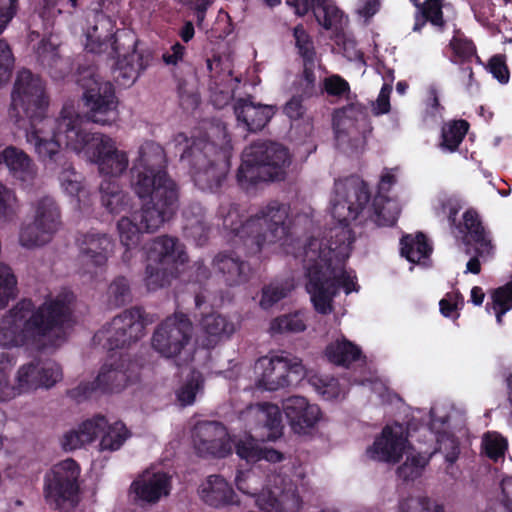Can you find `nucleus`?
<instances>
[{
	"instance_id": "09e8293b",
	"label": "nucleus",
	"mask_w": 512,
	"mask_h": 512,
	"mask_svg": "<svg viewBox=\"0 0 512 512\" xmlns=\"http://www.w3.org/2000/svg\"><path fill=\"white\" fill-rule=\"evenodd\" d=\"M399 512H445L442 504L428 497H407L400 500Z\"/></svg>"
},
{
	"instance_id": "bf43d9fd",
	"label": "nucleus",
	"mask_w": 512,
	"mask_h": 512,
	"mask_svg": "<svg viewBox=\"0 0 512 512\" xmlns=\"http://www.w3.org/2000/svg\"><path fill=\"white\" fill-rule=\"evenodd\" d=\"M316 60L303 61V71L300 78L301 93L306 98L316 95V75L314 72Z\"/></svg>"
},
{
	"instance_id": "7ed1b4c3",
	"label": "nucleus",
	"mask_w": 512,
	"mask_h": 512,
	"mask_svg": "<svg viewBox=\"0 0 512 512\" xmlns=\"http://www.w3.org/2000/svg\"><path fill=\"white\" fill-rule=\"evenodd\" d=\"M355 238L348 229L339 231L335 241L324 246V241L311 237L304 246L306 290L315 311L328 315L333 311V301L343 288L346 294L357 291L355 277L345 270Z\"/></svg>"
},
{
	"instance_id": "20e7f679",
	"label": "nucleus",
	"mask_w": 512,
	"mask_h": 512,
	"mask_svg": "<svg viewBox=\"0 0 512 512\" xmlns=\"http://www.w3.org/2000/svg\"><path fill=\"white\" fill-rule=\"evenodd\" d=\"M289 211V205L277 200L268 202L256 214L245 219L238 204H230L227 210L223 205L219 208L224 228L239 238L249 255L259 253L266 243L287 238L290 232Z\"/></svg>"
},
{
	"instance_id": "13d9d810",
	"label": "nucleus",
	"mask_w": 512,
	"mask_h": 512,
	"mask_svg": "<svg viewBox=\"0 0 512 512\" xmlns=\"http://www.w3.org/2000/svg\"><path fill=\"white\" fill-rule=\"evenodd\" d=\"M37 364L41 388H50L54 386L62 378V369L59 364L55 362Z\"/></svg>"
},
{
	"instance_id": "473e14b6",
	"label": "nucleus",
	"mask_w": 512,
	"mask_h": 512,
	"mask_svg": "<svg viewBox=\"0 0 512 512\" xmlns=\"http://www.w3.org/2000/svg\"><path fill=\"white\" fill-rule=\"evenodd\" d=\"M160 227L147 228L140 216V211L133 213L132 218L122 217L117 223L120 241L127 250L136 248L144 232L152 233Z\"/></svg>"
},
{
	"instance_id": "412c9836",
	"label": "nucleus",
	"mask_w": 512,
	"mask_h": 512,
	"mask_svg": "<svg viewBox=\"0 0 512 512\" xmlns=\"http://www.w3.org/2000/svg\"><path fill=\"white\" fill-rule=\"evenodd\" d=\"M456 228L462 235L467 254H471L472 247H477L479 255H493L494 245L490 233L486 230L476 210L467 209Z\"/></svg>"
},
{
	"instance_id": "e2e57ef3",
	"label": "nucleus",
	"mask_w": 512,
	"mask_h": 512,
	"mask_svg": "<svg viewBox=\"0 0 512 512\" xmlns=\"http://www.w3.org/2000/svg\"><path fill=\"white\" fill-rule=\"evenodd\" d=\"M237 489L244 494L257 496L259 492L258 477L251 471H238L235 477Z\"/></svg>"
},
{
	"instance_id": "69168bd1",
	"label": "nucleus",
	"mask_w": 512,
	"mask_h": 512,
	"mask_svg": "<svg viewBox=\"0 0 512 512\" xmlns=\"http://www.w3.org/2000/svg\"><path fill=\"white\" fill-rule=\"evenodd\" d=\"M37 59L43 67H52L60 59L58 48L48 40H41L36 49Z\"/></svg>"
},
{
	"instance_id": "49530a36",
	"label": "nucleus",
	"mask_w": 512,
	"mask_h": 512,
	"mask_svg": "<svg viewBox=\"0 0 512 512\" xmlns=\"http://www.w3.org/2000/svg\"><path fill=\"white\" fill-rule=\"evenodd\" d=\"M306 329V324L299 312L290 313L276 317L271 321L270 331L272 333H298Z\"/></svg>"
},
{
	"instance_id": "2f4dec72",
	"label": "nucleus",
	"mask_w": 512,
	"mask_h": 512,
	"mask_svg": "<svg viewBox=\"0 0 512 512\" xmlns=\"http://www.w3.org/2000/svg\"><path fill=\"white\" fill-rule=\"evenodd\" d=\"M446 6L444 0H425L420 10H415L414 32H421L427 23H429L437 32H444L447 27V21L444 19L443 8Z\"/></svg>"
},
{
	"instance_id": "b1692460",
	"label": "nucleus",
	"mask_w": 512,
	"mask_h": 512,
	"mask_svg": "<svg viewBox=\"0 0 512 512\" xmlns=\"http://www.w3.org/2000/svg\"><path fill=\"white\" fill-rule=\"evenodd\" d=\"M171 490V477L168 473L158 471L145 472L130 485V493L135 502L148 504L157 503L162 497L168 496Z\"/></svg>"
},
{
	"instance_id": "052dcab7",
	"label": "nucleus",
	"mask_w": 512,
	"mask_h": 512,
	"mask_svg": "<svg viewBox=\"0 0 512 512\" xmlns=\"http://www.w3.org/2000/svg\"><path fill=\"white\" fill-rule=\"evenodd\" d=\"M14 62L9 44L4 39H0V86L10 79Z\"/></svg>"
},
{
	"instance_id": "37998d69",
	"label": "nucleus",
	"mask_w": 512,
	"mask_h": 512,
	"mask_svg": "<svg viewBox=\"0 0 512 512\" xmlns=\"http://www.w3.org/2000/svg\"><path fill=\"white\" fill-rule=\"evenodd\" d=\"M53 234L44 231L34 221L27 225H23L19 234V243L25 248H34L43 246L50 241Z\"/></svg>"
},
{
	"instance_id": "5fc2aeb1",
	"label": "nucleus",
	"mask_w": 512,
	"mask_h": 512,
	"mask_svg": "<svg viewBox=\"0 0 512 512\" xmlns=\"http://www.w3.org/2000/svg\"><path fill=\"white\" fill-rule=\"evenodd\" d=\"M17 280L10 267L0 265V309L15 296Z\"/></svg>"
},
{
	"instance_id": "f3484780",
	"label": "nucleus",
	"mask_w": 512,
	"mask_h": 512,
	"mask_svg": "<svg viewBox=\"0 0 512 512\" xmlns=\"http://www.w3.org/2000/svg\"><path fill=\"white\" fill-rule=\"evenodd\" d=\"M192 332L193 327L188 316L176 313L157 326L151 345L163 357L174 358L188 345Z\"/></svg>"
},
{
	"instance_id": "f8f14e48",
	"label": "nucleus",
	"mask_w": 512,
	"mask_h": 512,
	"mask_svg": "<svg viewBox=\"0 0 512 512\" xmlns=\"http://www.w3.org/2000/svg\"><path fill=\"white\" fill-rule=\"evenodd\" d=\"M335 197L332 200L331 215L340 227L331 230L330 239H322L324 246L335 241L336 234L344 229H350L352 221L363 217L365 205L371 200L368 185L358 177L339 179L334 184ZM354 237V234H352Z\"/></svg>"
},
{
	"instance_id": "4d7b16f0",
	"label": "nucleus",
	"mask_w": 512,
	"mask_h": 512,
	"mask_svg": "<svg viewBox=\"0 0 512 512\" xmlns=\"http://www.w3.org/2000/svg\"><path fill=\"white\" fill-rule=\"evenodd\" d=\"M201 384V375L193 373L177 392L178 401L185 406L193 404Z\"/></svg>"
},
{
	"instance_id": "3c124183",
	"label": "nucleus",
	"mask_w": 512,
	"mask_h": 512,
	"mask_svg": "<svg viewBox=\"0 0 512 512\" xmlns=\"http://www.w3.org/2000/svg\"><path fill=\"white\" fill-rule=\"evenodd\" d=\"M291 286L283 283H270L262 288L260 306L269 309L274 304L288 296Z\"/></svg>"
},
{
	"instance_id": "e433bc0d",
	"label": "nucleus",
	"mask_w": 512,
	"mask_h": 512,
	"mask_svg": "<svg viewBox=\"0 0 512 512\" xmlns=\"http://www.w3.org/2000/svg\"><path fill=\"white\" fill-rule=\"evenodd\" d=\"M99 435H101L100 450L114 452L119 450L125 441L131 437V432L122 421H115L110 424L105 417V425L97 432V437Z\"/></svg>"
},
{
	"instance_id": "ddd939ff",
	"label": "nucleus",
	"mask_w": 512,
	"mask_h": 512,
	"mask_svg": "<svg viewBox=\"0 0 512 512\" xmlns=\"http://www.w3.org/2000/svg\"><path fill=\"white\" fill-rule=\"evenodd\" d=\"M80 466L68 458L54 465L45 475L44 495L47 503L61 512H71L79 502Z\"/></svg>"
},
{
	"instance_id": "58836bf2",
	"label": "nucleus",
	"mask_w": 512,
	"mask_h": 512,
	"mask_svg": "<svg viewBox=\"0 0 512 512\" xmlns=\"http://www.w3.org/2000/svg\"><path fill=\"white\" fill-rule=\"evenodd\" d=\"M400 245L401 255L411 263H418L432 253V246L422 232H418L415 236L404 235L400 240Z\"/></svg>"
},
{
	"instance_id": "9d476101",
	"label": "nucleus",
	"mask_w": 512,
	"mask_h": 512,
	"mask_svg": "<svg viewBox=\"0 0 512 512\" xmlns=\"http://www.w3.org/2000/svg\"><path fill=\"white\" fill-rule=\"evenodd\" d=\"M239 419L249 434L235 443V452L247 463H255L261 460L259 441H275L283 435L280 408L269 402L250 404L240 412Z\"/></svg>"
},
{
	"instance_id": "c756f323",
	"label": "nucleus",
	"mask_w": 512,
	"mask_h": 512,
	"mask_svg": "<svg viewBox=\"0 0 512 512\" xmlns=\"http://www.w3.org/2000/svg\"><path fill=\"white\" fill-rule=\"evenodd\" d=\"M99 191L101 203L109 213L118 215L130 210L131 197L121 189L118 179L104 178Z\"/></svg>"
},
{
	"instance_id": "f704fd0d",
	"label": "nucleus",
	"mask_w": 512,
	"mask_h": 512,
	"mask_svg": "<svg viewBox=\"0 0 512 512\" xmlns=\"http://www.w3.org/2000/svg\"><path fill=\"white\" fill-rule=\"evenodd\" d=\"M34 222L44 231L54 234L61 225V214L59 206L54 198L44 196L34 204Z\"/></svg>"
},
{
	"instance_id": "a878e982",
	"label": "nucleus",
	"mask_w": 512,
	"mask_h": 512,
	"mask_svg": "<svg viewBox=\"0 0 512 512\" xmlns=\"http://www.w3.org/2000/svg\"><path fill=\"white\" fill-rule=\"evenodd\" d=\"M252 96L239 98L234 102L233 109L237 121L250 132L261 131L275 115L277 108L273 105L254 103Z\"/></svg>"
},
{
	"instance_id": "4c0bfd02",
	"label": "nucleus",
	"mask_w": 512,
	"mask_h": 512,
	"mask_svg": "<svg viewBox=\"0 0 512 512\" xmlns=\"http://www.w3.org/2000/svg\"><path fill=\"white\" fill-rule=\"evenodd\" d=\"M325 355L331 363L348 367L352 362L361 358L362 351L356 344L343 338L327 345Z\"/></svg>"
},
{
	"instance_id": "4468645a",
	"label": "nucleus",
	"mask_w": 512,
	"mask_h": 512,
	"mask_svg": "<svg viewBox=\"0 0 512 512\" xmlns=\"http://www.w3.org/2000/svg\"><path fill=\"white\" fill-rule=\"evenodd\" d=\"M84 89L82 100L87 121L111 126L118 120V100L111 82L96 77L81 80Z\"/></svg>"
},
{
	"instance_id": "c03bdc74",
	"label": "nucleus",
	"mask_w": 512,
	"mask_h": 512,
	"mask_svg": "<svg viewBox=\"0 0 512 512\" xmlns=\"http://www.w3.org/2000/svg\"><path fill=\"white\" fill-rule=\"evenodd\" d=\"M508 449L507 439L497 432H486L482 438V450L486 457L497 462Z\"/></svg>"
},
{
	"instance_id": "f257e3e1",
	"label": "nucleus",
	"mask_w": 512,
	"mask_h": 512,
	"mask_svg": "<svg viewBox=\"0 0 512 512\" xmlns=\"http://www.w3.org/2000/svg\"><path fill=\"white\" fill-rule=\"evenodd\" d=\"M75 296L70 291H61L48 297L39 306L24 298L16 303L0 321V401H9L25 392L41 388L38 364L22 365L17 373L16 385L9 382V370L15 357L8 351L11 347H25L43 351L53 338L64 339L66 330L74 322L73 303Z\"/></svg>"
},
{
	"instance_id": "39448f33",
	"label": "nucleus",
	"mask_w": 512,
	"mask_h": 512,
	"mask_svg": "<svg viewBox=\"0 0 512 512\" xmlns=\"http://www.w3.org/2000/svg\"><path fill=\"white\" fill-rule=\"evenodd\" d=\"M114 28L112 17L96 13L94 25L86 33L85 49L94 54L107 52L110 58H117L112 67L113 80L121 87H130L146 65L142 55L135 51V36L125 29L114 32Z\"/></svg>"
},
{
	"instance_id": "393cba45",
	"label": "nucleus",
	"mask_w": 512,
	"mask_h": 512,
	"mask_svg": "<svg viewBox=\"0 0 512 512\" xmlns=\"http://www.w3.org/2000/svg\"><path fill=\"white\" fill-rule=\"evenodd\" d=\"M213 268L219 278L229 287L240 286L250 279V264L235 251L219 252L213 259Z\"/></svg>"
},
{
	"instance_id": "bb28decb",
	"label": "nucleus",
	"mask_w": 512,
	"mask_h": 512,
	"mask_svg": "<svg viewBox=\"0 0 512 512\" xmlns=\"http://www.w3.org/2000/svg\"><path fill=\"white\" fill-rule=\"evenodd\" d=\"M2 164L21 182H30L36 176V167L32 159L22 149L13 145L0 150V166Z\"/></svg>"
},
{
	"instance_id": "9b49d317",
	"label": "nucleus",
	"mask_w": 512,
	"mask_h": 512,
	"mask_svg": "<svg viewBox=\"0 0 512 512\" xmlns=\"http://www.w3.org/2000/svg\"><path fill=\"white\" fill-rule=\"evenodd\" d=\"M147 260L146 286L148 290L155 291L180 277L179 265H183L188 256L176 237L163 235L150 243Z\"/></svg>"
},
{
	"instance_id": "8fccbe9b",
	"label": "nucleus",
	"mask_w": 512,
	"mask_h": 512,
	"mask_svg": "<svg viewBox=\"0 0 512 512\" xmlns=\"http://www.w3.org/2000/svg\"><path fill=\"white\" fill-rule=\"evenodd\" d=\"M313 13L317 22L326 30L331 29L342 17L340 9L328 0H320Z\"/></svg>"
},
{
	"instance_id": "774afa93",
	"label": "nucleus",
	"mask_w": 512,
	"mask_h": 512,
	"mask_svg": "<svg viewBox=\"0 0 512 512\" xmlns=\"http://www.w3.org/2000/svg\"><path fill=\"white\" fill-rule=\"evenodd\" d=\"M317 392L325 400H333L339 397L341 389L337 379L333 377L316 378L313 382Z\"/></svg>"
},
{
	"instance_id": "aec40b11",
	"label": "nucleus",
	"mask_w": 512,
	"mask_h": 512,
	"mask_svg": "<svg viewBox=\"0 0 512 512\" xmlns=\"http://www.w3.org/2000/svg\"><path fill=\"white\" fill-rule=\"evenodd\" d=\"M407 438L402 424L386 425L373 445L368 448L370 458L386 463H398L403 456Z\"/></svg>"
},
{
	"instance_id": "a211bd4d",
	"label": "nucleus",
	"mask_w": 512,
	"mask_h": 512,
	"mask_svg": "<svg viewBox=\"0 0 512 512\" xmlns=\"http://www.w3.org/2000/svg\"><path fill=\"white\" fill-rule=\"evenodd\" d=\"M192 443L202 458H225L232 453V442L226 426L219 421H200L192 430Z\"/></svg>"
},
{
	"instance_id": "de8ad7c7",
	"label": "nucleus",
	"mask_w": 512,
	"mask_h": 512,
	"mask_svg": "<svg viewBox=\"0 0 512 512\" xmlns=\"http://www.w3.org/2000/svg\"><path fill=\"white\" fill-rule=\"evenodd\" d=\"M109 303L115 307L124 306L131 300V289L129 281L124 276L116 277L108 287Z\"/></svg>"
},
{
	"instance_id": "c9c22d12",
	"label": "nucleus",
	"mask_w": 512,
	"mask_h": 512,
	"mask_svg": "<svg viewBox=\"0 0 512 512\" xmlns=\"http://www.w3.org/2000/svg\"><path fill=\"white\" fill-rule=\"evenodd\" d=\"M133 166H141L158 173L167 172V158L163 147L154 141H145L139 147Z\"/></svg>"
},
{
	"instance_id": "5701e85b",
	"label": "nucleus",
	"mask_w": 512,
	"mask_h": 512,
	"mask_svg": "<svg viewBox=\"0 0 512 512\" xmlns=\"http://www.w3.org/2000/svg\"><path fill=\"white\" fill-rule=\"evenodd\" d=\"M76 245L80 257L96 267L105 265L114 249L112 238L96 230L78 233Z\"/></svg>"
},
{
	"instance_id": "c85d7f7f",
	"label": "nucleus",
	"mask_w": 512,
	"mask_h": 512,
	"mask_svg": "<svg viewBox=\"0 0 512 512\" xmlns=\"http://www.w3.org/2000/svg\"><path fill=\"white\" fill-rule=\"evenodd\" d=\"M104 425L105 416L100 414L85 420L77 430H71L63 436V449L72 451L93 442L97 438V432Z\"/></svg>"
},
{
	"instance_id": "a19ab883",
	"label": "nucleus",
	"mask_w": 512,
	"mask_h": 512,
	"mask_svg": "<svg viewBox=\"0 0 512 512\" xmlns=\"http://www.w3.org/2000/svg\"><path fill=\"white\" fill-rule=\"evenodd\" d=\"M485 309L488 313H494L498 325H503L504 315L512 309V279L492 291L491 302L486 304Z\"/></svg>"
},
{
	"instance_id": "6e6d98bb",
	"label": "nucleus",
	"mask_w": 512,
	"mask_h": 512,
	"mask_svg": "<svg viewBox=\"0 0 512 512\" xmlns=\"http://www.w3.org/2000/svg\"><path fill=\"white\" fill-rule=\"evenodd\" d=\"M449 46L455 56L462 60H470L476 54V47L473 41L465 37L460 29H455Z\"/></svg>"
},
{
	"instance_id": "7c9ffc66",
	"label": "nucleus",
	"mask_w": 512,
	"mask_h": 512,
	"mask_svg": "<svg viewBox=\"0 0 512 512\" xmlns=\"http://www.w3.org/2000/svg\"><path fill=\"white\" fill-rule=\"evenodd\" d=\"M203 501L219 508L236 503V494L230 484L220 475H210L201 491Z\"/></svg>"
},
{
	"instance_id": "f03ea898",
	"label": "nucleus",
	"mask_w": 512,
	"mask_h": 512,
	"mask_svg": "<svg viewBox=\"0 0 512 512\" xmlns=\"http://www.w3.org/2000/svg\"><path fill=\"white\" fill-rule=\"evenodd\" d=\"M49 96L44 81L29 69L18 71L13 90L9 116L26 130L27 142L34 146L39 160L53 164L62 157L61 137L64 130L79 120L73 106L65 105L57 118L47 116Z\"/></svg>"
},
{
	"instance_id": "1a4fd4ad",
	"label": "nucleus",
	"mask_w": 512,
	"mask_h": 512,
	"mask_svg": "<svg viewBox=\"0 0 512 512\" xmlns=\"http://www.w3.org/2000/svg\"><path fill=\"white\" fill-rule=\"evenodd\" d=\"M289 151L281 144L261 141L247 147L237 171V182L249 189L262 182L283 181L290 165Z\"/></svg>"
},
{
	"instance_id": "680f3d73",
	"label": "nucleus",
	"mask_w": 512,
	"mask_h": 512,
	"mask_svg": "<svg viewBox=\"0 0 512 512\" xmlns=\"http://www.w3.org/2000/svg\"><path fill=\"white\" fill-rule=\"evenodd\" d=\"M177 93L180 106L184 110H194L200 103V95L193 89L188 87L185 79H179L177 83Z\"/></svg>"
},
{
	"instance_id": "6e6552de",
	"label": "nucleus",
	"mask_w": 512,
	"mask_h": 512,
	"mask_svg": "<svg viewBox=\"0 0 512 512\" xmlns=\"http://www.w3.org/2000/svg\"><path fill=\"white\" fill-rule=\"evenodd\" d=\"M81 124L82 119L79 117L76 123L64 130V135L61 137L62 157L60 161L45 165L50 168L62 166L64 170H69L70 165L66 167L64 145L76 153L84 152L90 160L98 165L99 172L106 175V178L117 179L128 167L129 160L126 152L118 150L111 137L87 132Z\"/></svg>"
},
{
	"instance_id": "a18cd8bd",
	"label": "nucleus",
	"mask_w": 512,
	"mask_h": 512,
	"mask_svg": "<svg viewBox=\"0 0 512 512\" xmlns=\"http://www.w3.org/2000/svg\"><path fill=\"white\" fill-rule=\"evenodd\" d=\"M293 37L298 55L303 61L316 60V49L313 38L307 32L303 24H298L293 28Z\"/></svg>"
},
{
	"instance_id": "ea45409f",
	"label": "nucleus",
	"mask_w": 512,
	"mask_h": 512,
	"mask_svg": "<svg viewBox=\"0 0 512 512\" xmlns=\"http://www.w3.org/2000/svg\"><path fill=\"white\" fill-rule=\"evenodd\" d=\"M469 128L470 124L465 119L450 120L444 123L441 129V141L439 144L441 149L448 152L457 151Z\"/></svg>"
},
{
	"instance_id": "2eb2a0df",
	"label": "nucleus",
	"mask_w": 512,
	"mask_h": 512,
	"mask_svg": "<svg viewBox=\"0 0 512 512\" xmlns=\"http://www.w3.org/2000/svg\"><path fill=\"white\" fill-rule=\"evenodd\" d=\"M147 324L144 309L135 306L115 316L95 334L94 339L104 341L103 347L109 351L122 349L143 337Z\"/></svg>"
},
{
	"instance_id": "338daca9",
	"label": "nucleus",
	"mask_w": 512,
	"mask_h": 512,
	"mask_svg": "<svg viewBox=\"0 0 512 512\" xmlns=\"http://www.w3.org/2000/svg\"><path fill=\"white\" fill-rule=\"evenodd\" d=\"M488 70L501 84H507L510 79L509 68L506 57L503 54H496L488 61Z\"/></svg>"
},
{
	"instance_id": "72a5a7b5",
	"label": "nucleus",
	"mask_w": 512,
	"mask_h": 512,
	"mask_svg": "<svg viewBox=\"0 0 512 512\" xmlns=\"http://www.w3.org/2000/svg\"><path fill=\"white\" fill-rule=\"evenodd\" d=\"M200 324L207 335L205 340L207 348H214L220 340L229 338L235 330L233 322L218 313H210L203 316Z\"/></svg>"
},
{
	"instance_id": "0eeeda50",
	"label": "nucleus",
	"mask_w": 512,
	"mask_h": 512,
	"mask_svg": "<svg viewBox=\"0 0 512 512\" xmlns=\"http://www.w3.org/2000/svg\"><path fill=\"white\" fill-rule=\"evenodd\" d=\"M175 148H182V162L189 166L194 184L202 191L217 192L225 182L230 170L231 154L227 149L218 148L204 137L189 143L184 133L175 135Z\"/></svg>"
},
{
	"instance_id": "dca6fc26",
	"label": "nucleus",
	"mask_w": 512,
	"mask_h": 512,
	"mask_svg": "<svg viewBox=\"0 0 512 512\" xmlns=\"http://www.w3.org/2000/svg\"><path fill=\"white\" fill-rule=\"evenodd\" d=\"M256 386L267 391H277L296 385L305 375V368L298 358L263 356L255 364Z\"/></svg>"
},
{
	"instance_id": "4be33fe9",
	"label": "nucleus",
	"mask_w": 512,
	"mask_h": 512,
	"mask_svg": "<svg viewBox=\"0 0 512 512\" xmlns=\"http://www.w3.org/2000/svg\"><path fill=\"white\" fill-rule=\"evenodd\" d=\"M282 409L292 431L297 434L307 433L321 417L320 408L302 396L288 397L282 402Z\"/></svg>"
},
{
	"instance_id": "0e129e2a",
	"label": "nucleus",
	"mask_w": 512,
	"mask_h": 512,
	"mask_svg": "<svg viewBox=\"0 0 512 512\" xmlns=\"http://www.w3.org/2000/svg\"><path fill=\"white\" fill-rule=\"evenodd\" d=\"M322 89L329 96L338 98L350 93V85L348 81L338 74H333L324 78Z\"/></svg>"
},
{
	"instance_id": "cd10ccee",
	"label": "nucleus",
	"mask_w": 512,
	"mask_h": 512,
	"mask_svg": "<svg viewBox=\"0 0 512 512\" xmlns=\"http://www.w3.org/2000/svg\"><path fill=\"white\" fill-rule=\"evenodd\" d=\"M400 209L396 201L384 194H376L372 202L365 205L364 220H371L379 227L394 226Z\"/></svg>"
},
{
	"instance_id": "423d86ee",
	"label": "nucleus",
	"mask_w": 512,
	"mask_h": 512,
	"mask_svg": "<svg viewBox=\"0 0 512 512\" xmlns=\"http://www.w3.org/2000/svg\"><path fill=\"white\" fill-rule=\"evenodd\" d=\"M130 185L141 200H147L140 210L147 228L161 227L175 214L178 191L176 183L167 172L158 173L141 166H132Z\"/></svg>"
},
{
	"instance_id": "6ab92c4d",
	"label": "nucleus",
	"mask_w": 512,
	"mask_h": 512,
	"mask_svg": "<svg viewBox=\"0 0 512 512\" xmlns=\"http://www.w3.org/2000/svg\"><path fill=\"white\" fill-rule=\"evenodd\" d=\"M332 125L337 134L360 135L363 138L373 129L367 107L358 102L335 109Z\"/></svg>"
},
{
	"instance_id": "79ce46f5",
	"label": "nucleus",
	"mask_w": 512,
	"mask_h": 512,
	"mask_svg": "<svg viewBox=\"0 0 512 512\" xmlns=\"http://www.w3.org/2000/svg\"><path fill=\"white\" fill-rule=\"evenodd\" d=\"M95 381L98 389L103 393H114L120 392L127 386L128 376L123 370L104 365Z\"/></svg>"
},
{
	"instance_id": "864d4df0",
	"label": "nucleus",
	"mask_w": 512,
	"mask_h": 512,
	"mask_svg": "<svg viewBox=\"0 0 512 512\" xmlns=\"http://www.w3.org/2000/svg\"><path fill=\"white\" fill-rule=\"evenodd\" d=\"M427 459L420 454L408 457L397 469L398 476L404 481H414L422 475Z\"/></svg>"
},
{
	"instance_id": "603ef678",
	"label": "nucleus",
	"mask_w": 512,
	"mask_h": 512,
	"mask_svg": "<svg viewBox=\"0 0 512 512\" xmlns=\"http://www.w3.org/2000/svg\"><path fill=\"white\" fill-rule=\"evenodd\" d=\"M19 204L14 191L0 182V220L12 221L18 214Z\"/></svg>"
}]
</instances>
